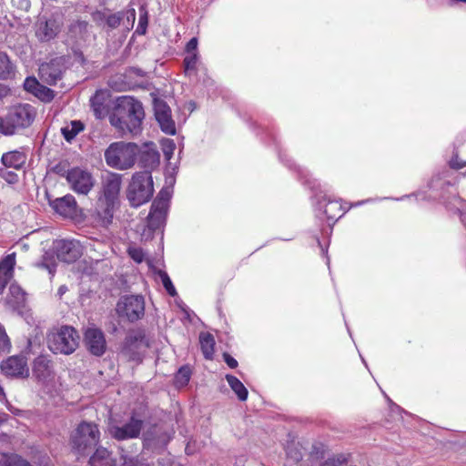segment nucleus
Returning a JSON list of instances; mask_svg holds the SVG:
<instances>
[{"instance_id": "1", "label": "nucleus", "mask_w": 466, "mask_h": 466, "mask_svg": "<svg viewBox=\"0 0 466 466\" xmlns=\"http://www.w3.org/2000/svg\"><path fill=\"white\" fill-rule=\"evenodd\" d=\"M144 116V108L139 101L131 96H121L109 120L122 133L137 135L140 132Z\"/></svg>"}, {"instance_id": "2", "label": "nucleus", "mask_w": 466, "mask_h": 466, "mask_svg": "<svg viewBox=\"0 0 466 466\" xmlns=\"http://www.w3.org/2000/svg\"><path fill=\"white\" fill-rule=\"evenodd\" d=\"M139 154V148L135 143L115 142L105 151V159L107 166L118 170L131 168Z\"/></svg>"}, {"instance_id": "3", "label": "nucleus", "mask_w": 466, "mask_h": 466, "mask_svg": "<svg viewBox=\"0 0 466 466\" xmlns=\"http://www.w3.org/2000/svg\"><path fill=\"white\" fill-rule=\"evenodd\" d=\"M154 193L150 171L136 172L127 187V198L132 207L137 208L148 202Z\"/></svg>"}, {"instance_id": "4", "label": "nucleus", "mask_w": 466, "mask_h": 466, "mask_svg": "<svg viewBox=\"0 0 466 466\" xmlns=\"http://www.w3.org/2000/svg\"><path fill=\"white\" fill-rule=\"evenodd\" d=\"M122 186V176L116 173L107 174L103 180V196L98 200V207L103 218L110 221L114 209L118 206Z\"/></svg>"}, {"instance_id": "5", "label": "nucleus", "mask_w": 466, "mask_h": 466, "mask_svg": "<svg viewBox=\"0 0 466 466\" xmlns=\"http://www.w3.org/2000/svg\"><path fill=\"white\" fill-rule=\"evenodd\" d=\"M35 109L28 104L12 107L5 118L0 117V133L13 135L18 128L28 127L35 118Z\"/></svg>"}, {"instance_id": "6", "label": "nucleus", "mask_w": 466, "mask_h": 466, "mask_svg": "<svg viewBox=\"0 0 466 466\" xmlns=\"http://www.w3.org/2000/svg\"><path fill=\"white\" fill-rule=\"evenodd\" d=\"M77 331L69 326L61 327L56 331H52L47 336L48 349L56 354H71L79 345Z\"/></svg>"}, {"instance_id": "7", "label": "nucleus", "mask_w": 466, "mask_h": 466, "mask_svg": "<svg viewBox=\"0 0 466 466\" xmlns=\"http://www.w3.org/2000/svg\"><path fill=\"white\" fill-rule=\"evenodd\" d=\"M63 26L64 16L61 13H45L36 18L34 25L35 35L40 42H49L59 35Z\"/></svg>"}, {"instance_id": "8", "label": "nucleus", "mask_w": 466, "mask_h": 466, "mask_svg": "<svg viewBox=\"0 0 466 466\" xmlns=\"http://www.w3.org/2000/svg\"><path fill=\"white\" fill-rule=\"evenodd\" d=\"M150 346V340L144 330H132L126 338L121 353L129 360H139Z\"/></svg>"}, {"instance_id": "9", "label": "nucleus", "mask_w": 466, "mask_h": 466, "mask_svg": "<svg viewBox=\"0 0 466 466\" xmlns=\"http://www.w3.org/2000/svg\"><path fill=\"white\" fill-rule=\"evenodd\" d=\"M64 176L70 189L79 195H87L95 186L91 172L82 167H72Z\"/></svg>"}, {"instance_id": "10", "label": "nucleus", "mask_w": 466, "mask_h": 466, "mask_svg": "<svg viewBox=\"0 0 466 466\" xmlns=\"http://www.w3.org/2000/svg\"><path fill=\"white\" fill-rule=\"evenodd\" d=\"M99 431L94 423L83 422L79 424L72 436V443L79 452H84L88 447L99 441Z\"/></svg>"}, {"instance_id": "11", "label": "nucleus", "mask_w": 466, "mask_h": 466, "mask_svg": "<svg viewBox=\"0 0 466 466\" xmlns=\"http://www.w3.org/2000/svg\"><path fill=\"white\" fill-rule=\"evenodd\" d=\"M116 312L121 318L133 322L141 319L145 314V301L137 295L126 296L116 304Z\"/></svg>"}, {"instance_id": "12", "label": "nucleus", "mask_w": 466, "mask_h": 466, "mask_svg": "<svg viewBox=\"0 0 466 466\" xmlns=\"http://www.w3.org/2000/svg\"><path fill=\"white\" fill-rule=\"evenodd\" d=\"M169 199L170 194L167 190H161L159 192L157 198L152 203L147 216V227L149 229H158L165 224Z\"/></svg>"}, {"instance_id": "13", "label": "nucleus", "mask_w": 466, "mask_h": 466, "mask_svg": "<svg viewBox=\"0 0 466 466\" xmlns=\"http://www.w3.org/2000/svg\"><path fill=\"white\" fill-rule=\"evenodd\" d=\"M57 258L66 263H72L77 260L82 253V246L76 240H57L55 243Z\"/></svg>"}, {"instance_id": "14", "label": "nucleus", "mask_w": 466, "mask_h": 466, "mask_svg": "<svg viewBox=\"0 0 466 466\" xmlns=\"http://www.w3.org/2000/svg\"><path fill=\"white\" fill-rule=\"evenodd\" d=\"M154 111L161 130L166 134L175 135L176 126L171 117V110L168 105L161 99H155Z\"/></svg>"}, {"instance_id": "15", "label": "nucleus", "mask_w": 466, "mask_h": 466, "mask_svg": "<svg viewBox=\"0 0 466 466\" xmlns=\"http://www.w3.org/2000/svg\"><path fill=\"white\" fill-rule=\"evenodd\" d=\"M0 368L7 377L27 378L29 376V369L24 357L11 356L2 361Z\"/></svg>"}, {"instance_id": "16", "label": "nucleus", "mask_w": 466, "mask_h": 466, "mask_svg": "<svg viewBox=\"0 0 466 466\" xmlns=\"http://www.w3.org/2000/svg\"><path fill=\"white\" fill-rule=\"evenodd\" d=\"M84 342L87 350L95 356H102L106 352V339L99 329L88 328L85 332Z\"/></svg>"}, {"instance_id": "17", "label": "nucleus", "mask_w": 466, "mask_h": 466, "mask_svg": "<svg viewBox=\"0 0 466 466\" xmlns=\"http://www.w3.org/2000/svg\"><path fill=\"white\" fill-rule=\"evenodd\" d=\"M143 427V421L141 420L131 418L130 421L122 427L111 425L108 428L109 433L112 437L116 440H127L131 438H137Z\"/></svg>"}, {"instance_id": "18", "label": "nucleus", "mask_w": 466, "mask_h": 466, "mask_svg": "<svg viewBox=\"0 0 466 466\" xmlns=\"http://www.w3.org/2000/svg\"><path fill=\"white\" fill-rule=\"evenodd\" d=\"M51 206L56 212L64 217H72L76 212V201L75 197L70 194L56 198L51 202Z\"/></svg>"}, {"instance_id": "19", "label": "nucleus", "mask_w": 466, "mask_h": 466, "mask_svg": "<svg viewBox=\"0 0 466 466\" xmlns=\"http://www.w3.org/2000/svg\"><path fill=\"white\" fill-rule=\"evenodd\" d=\"M53 373L51 361L45 356L37 357L33 365V374L40 381H46Z\"/></svg>"}, {"instance_id": "20", "label": "nucleus", "mask_w": 466, "mask_h": 466, "mask_svg": "<svg viewBox=\"0 0 466 466\" xmlns=\"http://www.w3.org/2000/svg\"><path fill=\"white\" fill-rule=\"evenodd\" d=\"M15 265V254L6 256L0 262V293L3 292L8 281L13 278L14 267Z\"/></svg>"}, {"instance_id": "21", "label": "nucleus", "mask_w": 466, "mask_h": 466, "mask_svg": "<svg viewBox=\"0 0 466 466\" xmlns=\"http://www.w3.org/2000/svg\"><path fill=\"white\" fill-rule=\"evenodd\" d=\"M68 37L76 44L86 41L89 36L88 24L85 21H75L68 28Z\"/></svg>"}, {"instance_id": "22", "label": "nucleus", "mask_w": 466, "mask_h": 466, "mask_svg": "<svg viewBox=\"0 0 466 466\" xmlns=\"http://www.w3.org/2000/svg\"><path fill=\"white\" fill-rule=\"evenodd\" d=\"M140 163L145 168L153 169L159 164V153L153 145H147L145 149L140 151Z\"/></svg>"}, {"instance_id": "23", "label": "nucleus", "mask_w": 466, "mask_h": 466, "mask_svg": "<svg viewBox=\"0 0 466 466\" xmlns=\"http://www.w3.org/2000/svg\"><path fill=\"white\" fill-rule=\"evenodd\" d=\"M25 292L16 284L9 287V293L6 297V302L14 309L22 307L25 302Z\"/></svg>"}, {"instance_id": "24", "label": "nucleus", "mask_w": 466, "mask_h": 466, "mask_svg": "<svg viewBox=\"0 0 466 466\" xmlns=\"http://www.w3.org/2000/svg\"><path fill=\"white\" fill-rule=\"evenodd\" d=\"M115 460L110 452L105 448L96 449L89 460L90 466H115Z\"/></svg>"}, {"instance_id": "25", "label": "nucleus", "mask_w": 466, "mask_h": 466, "mask_svg": "<svg viewBox=\"0 0 466 466\" xmlns=\"http://www.w3.org/2000/svg\"><path fill=\"white\" fill-rule=\"evenodd\" d=\"M2 163L7 167L18 169L25 163V156L19 151H11L3 155Z\"/></svg>"}, {"instance_id": "26", "label": "nucleus", "mask_w": 466, "mask_h": 466, "mask_svg": "<svg viewBox=\"0 0 466 466\" xmlns=\"http://www.w3.org/2000/svg\"><path fill=\"white\" fill-rule=\"evenodd\" d=\"M329 221L336 220L343 216L345 211L340 203L338 201H328L325 205L320 206Z\"/></svg>"}, {"instance_id": "27", "label": "nucleus", "mask_w": 466, "mask_h": 466, "mask_svg": "<svg viewBox=\"0 0 466 466\" xmlns=\"http://www.w3.org/2000/svg\"><path fill=\"white\" fill-rule=\"evenodd\" d=\"M201 350L207 360H212L214 354L215 339L209 333L202 332L199 335Z\"/></svg>"}, {"instance_id": "28", "label": "nucleus", "mask_w": 466, "mask_h": 466, "mask_svg": "<svg viewBox=\"0 0 466 466\" xmlns=\"http://www.w3.org/2000/svg\"><path fill=\"white\" fill-rule=\"evenodd\" d=\"M84 129V124L81 121L74 120L61 128V133L67 142L72 141L77 134Z\"/></svg>"}, {"instance_id": "29", "label": "nucleus", "mask_w": 466, "mask_h": 466, "mask_svg": "<svg viewBox=\"0 0 466 466\" xmlns=\"http://www.w3.org/2000/svg\"><path fill=\"white\" fill-rule=\"evenodd\" d=\"M226 380L231 390L237 394L239 400L244 401L248 399V390L238 378L233 375H227Z\"/></svg>"}, {"instance_id": "30", "label": "nucleus", "mask_w": 466, "mask_h": 466, "mask_svg": "<svg viewBox=\"0 0 466 466\" xmlns=\"http://www.w3.org/2000/svg\"><path fill=\"white\" fill-rule=\"evenodd\" d=\"M41 78L49 85H54L60 77L58 70L49 64H44L39 68Z\"/></svg>"}, {"instance_id": "31", "label": "nucleus", "mask_w": 466, "mask_h": 466, "mask_svg": "<svg viewBox=\"0 0 466 466\" xmlns=\"http://www.w3.org/2000/svg\"><path fill=\"white\" fill-rule=\"evenodd\" d=\"M14 74V66L5 53L0 52V79H7Z\"/></svg>"}, {"instance_id": "32", "label": "nucleus", "mask_w": 466, "mask_h": 466, "mask_svg": "<svg viewBox=\"0 0 466 466\" xmlns=\"http://www.w3.org/2000/svg\"><path fill=\"white\" fill-rule=\"evenodd\" d=\"M11 341L5 328L0 324V356L7 354L11 350Z\"/></svg>"}, {"instance_id": "33", "label": "nucleus", "mask_w": 466, "mask_h": 466, "mask_svg": "<svg viewBox=\"0 0 466 466\" xmlns=\"http://www.w3.org/2000/svg\"><path fill=\"white\" fill-rule=\"evenodd\" d=\"M190 370L188 367H182L176 375V384L183 387L187 384L190 380Z\"/></svg>"}, {"instance_id": "34", "label": "nucleus", "mask_w": 466, "mask_h": 466, "mask_svg": "<svg viewBox=\"0 0 466 466\" xmlns=\"http://www.w3.org/2000/svg\"><path fill=\"white\" fill-rule=\"evenodd\" d=\"M288 458L292 460L294 462H299L302 459V452L298 444L291 443L286 449Z\"/></svg>"}, {"instance_id": "35", "label": "nucleus", "mask_w": 466, "mask_h": 466, "mask_svg": "<svg viewBox=\"0 0 466 466\" xmlns=\"http://www.w3.org/2000/svg\"><path fill=\"white\" fill-rule=\"evenodd\" d=\"M159 276L162 281V284L164 288L166 289L167 292L174 297L177 294V291L175 289V287L173 286L170 278L166 272L160 271Z\"/></svg>"}, {"instance_id": "36", "label": "nucleus", "mask_w": 466, "mask_h": 466, "mask_svg": "<svg viewBox=\"0 0 466 466\" xmlns=\"http://www.w3.org/2000/svg\"><path fill=\"white\" fill-rule=\"evenodd\" d=\"M176 149V144L171 139H164L162 141V150L165 157L169 160Z\"/></svg>"}, {"instance_id": "37", "label": "nucleus", "mask_w": 466, "mask_h": 466, "mask_svg": "<svg viewBox=\"0 0 466 466\" xmlns=\"http://www.w3.org/2000/svg\"><path fill=\"white\" fill-rule=\"evenodd\" d=\"M198 59V56L197 53H192L185 57L184 64L187 73L196 70Z\"/></svg>"}, {"instance_id": "38", "label": "nucleus", "mask_w": 466, "mask_h": 466, "mask_svg": "<svg viewBox=\"0 0 466 466\" xmlns=\"http://www.w3.org/2000/svg\"><path fill=\"white\" fill-rule=\"evenodd\" d=\"M40 86L41 84L35 77H27L24 82L25 89L32 94H35Z\"/></svg>"}, {"instance_id": "39", "label": "nucleus", "mask_w": 466, "mask_h": 466, "mask_svg": "<svg viewBox=\"0 0 466 466\" xmlns=\"http://www.w3.org/2000/svg\"><path fill=\"white\" fill-rule=\"evenodd\" d=\"M35 96L39 97L43 101H50L53 98V92L44 86H40V88L36 90V92L34 94Z\"/></svg>"}, {"instance_id": "40", "label": "nucleus", "mask_w": 466, "mask_h": 466, "mask_svg": "<svg viewBox=\"0 0 466 466\" xmlns=\"http://www.w3.org/2000/svg\"><path fill=\"white\" fill-rule=\"evenodd\" d=\"M128 254L132 259L137 263H141L145 258V253L140 248L130 247Z\"/></svg>"}, {"instance_id": "41", "label": "nucleus", "mask_w": 466, "mask_h": 466, "mask_svg": "<svg viewBox=\"0 0 466 466\" xmlns=\"http://www.w3.org/2000/svg\"><path fill=\"white\" fill-rule=\"evenodd\" d=\"M11 2V5L13 7L20 10V11H28L30 6H31V3L29 0H10Z\"/></svg>"}, {"instance_id": "42", "label": "nucleus", "mask_w": 466, "mask_h": 466, "mask_svg": "<svg viewBox=\"0 0 466 466\" xmlns=\"http://www.w3.org/2000/svg\"><path fill=\"white\" fill-rule=\"evenodd\" d=\"M6 466H31L27 461L20 457L14 456L9 458Z\"/></svg>"}, {"instance_id": "43", "label": "nucleus", "mask_w": 466, "mask_h": 466, "mask_svg": "<svg viewBox=\"0 0 466 466\" xmlns=\"http://www.w3.org/2000/svg\"><path fill=\"white\" fill-rule=\"evenodd\" d=\"M147 25V15L146 14L141 15L139 17L138 25H137L136 31L140 35H144L146 33Z\"/></svg>"}, {"instance_id": "44", "label": "nucleus", "mask_w": 466, "mask_h": 466, "mask_svg": "<svg viewBox=\"0 0 466 466\" xmlns=\"http://www.w3.org/2000/svg\"><path fill=\"white\" fill-rule=\"evenodd\" d=\"M96 99H98V95H96V96L92 100L93 110L97 118H102L105 116V111L100 105L96 104Z\"/></svg>"}, {"instance_id": "45", "label": "nucleus", "mask_w": 466, "mask_h": 466, "mask_svg": "<svg viewBox=\"0 0 466 466\" xmlns=\"http://www.w3.org/2000/svg\"><path fill=\"white\" fill-rule=\"evenodd\" d=\"M123 463L122 466H146L145 464L139 463L137 460L126 455L122 456Z\"/></svg>"}, {"instance_id": "46", "label": "nucleus", "mask_w": 466, "mask_h": 466, "mask_svg": "<svg viewBox=\"0 0 466 466\" xmlns=\"http://www.w3.org/2000/svg\"><path fill=\"white\" fill-rule=\"evenodd\" d=\"M40 266L46 268L51 275H54L56 271V265L53 262H49L47 257H44Z\"/></svg>"}, {"instance_id": "47", "label": "nucleus", "mask_w": 466, "mask_h": 466, "mask_svg": "<svg viewBox=\"0 0 466 466\" xmlns=\"http://www.w3.org/2000/svg\"><path fill=\"white\" fill-rule=\"evenodd\" d=\"M225 362L231 368L235 369L238 366V361L228 353L223 354Z\"/></svg>"}, {"instance_id": "48", "label": "nucleus", "mask_w": 466, "mask_h": 466, "mask_svg": "<svg viewBox=\"0 0 466 466\" xmlns=\"http://www.w3.org/2000/svg\"><path fill=\"white\" fill-rule=\"evenodd\" d=\"M198 47V39L196 37H193L189 40V42L187 45V53H196Z\"/></svg>"}, {"instance_id": "49", "label": "nucleus", "mask_w": 466, "mask_h": 466, "mask_svg": "<svg viewBox=\"0 0 466 466\" xmlns=\"http://www.w3.org/2000/svg\"><path fill=\"white\" fill-rule=\"evenodd\" d=\"M320 466H342L341 461L339 460L330 458L326 460Z\"/></svg>"}, {"instance_id": "50", "label": "nucleus", "mask_w": 466, "mask_h": 466, "mask_svg": "<svg viewBox=\"0 0 466 466\" xmlns=\"http://www.w3.org/2000/svg\"><path fill=\"white\" fill-rule=\"evenodd\" d=\"M120 24V18L116 15H111L107 18V25L111 27H116Z\"/></svg>"}, {"instance_id": "51", "label": "nucleus", "mask_w": 466, "mask_h": 466, "mask_svg": "<svg viewBox=\"0 0 466 466\" xmlns=\"http://www.w3.org/2000/svg\"><path fill=\"white\" fill-rule=\"evenodd\" d=\"M9 94V89L0 84V99L6 96Z\"/></svg>"}, {"instance_id": "52", "label": "nucleus", "mask_w": 466, "mask_h": 466, "mask_svg": "<svg viewBox=\"0 0 466 466\" xmlns=\"http://www.w3.org/2000/svg\"><path fill=\"white\" fill-rule=\"evenodd\" d=\"M67 291V288L66 286H61L57 290V295L61 298Z\"/></svg>"}, {"instance_id": "53", "label": "nucleus", "mask_w": 466, "mask_h": 466, "mask_svg": "<svg viewBox=\"0 0 466 466\" xmlns=\"http://www.w3.org/2000/svg\"><path fill=\"white\" fill-rule=\"evenodd\" d=\"M451 166L453 168H457V169H459V168L462 167V165H460V164H459V162H455V161H453V160L451 162Z\"/></svg>"}, {"instance_id": "54", "label": "nucleus", "mask_w": 466, "mask_h": 466, "mask_svg": "<svg viewBox=\"0 0 466 466\" xmlns=\"http://www.w3.org/2000/svg\"><path fill=\"white\" fill-rule=\"evenodd\" d=\"M145 446L151 447L152 446L151 440H149L148 438H146L145 439Z\"/></svg>"}, {"instance_id": "55", "label": "nucleus", "mask_w": 466, "mask_h": 466, "mask_svg": "<svg viewBox=\"0 0 466 466\" xmlns=\"http://www.w3.org/2000/svg\"><path fill=\"white\" fill-rule=\"evenodd\" d=\"M0 394L4 395V389L0 386Z\"/></svg>"}]
</instances>
